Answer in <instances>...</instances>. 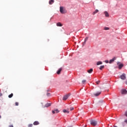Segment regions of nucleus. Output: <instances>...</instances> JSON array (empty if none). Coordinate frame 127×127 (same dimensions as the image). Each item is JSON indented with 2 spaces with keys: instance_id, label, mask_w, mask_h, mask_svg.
I'll use <instances>...</instances> for the list:
<instances>
[{
  "instance_id": "f257e3e1",
  "label": "nucleus",
  "mask_w": 127,
  "mask_h": 127,
  "mask_svg": "<svg viewBox=\"0 0 127 127\" xmlns=\"http://www.w3.org/2000/svg\"><path fill=\"white\" fill-rule=\"evenodd\" d=\"M98 124V122L95 120H90V125L93 126V127H96Z\"/></svg>"
},
{
  "instance_id": "f03ea898",
  "label": "nucleus",
  "mask_w": 127,
  "mask_h": 127,
  "mask_svg": "<svg viewBox=\"0 0 127 127\" xmlns=\"http://www.w3.org/2000/svg\"><path fill=\"white\" fill-rule=\"evenodd\" d=\"M60 11L61 13H62V14L66 13V12H67V11L65 9H64V7L63 6H60Z\"/></svg>"
},
{
  "instance_id": "7ed1b4c3",
  "label": "nucleus",
  "mask_w": 127,
  "mask_h": 127,
  "mask_svg": "<svg viewBox=\"0 0 127 127\" xmlns=\"http://www.w3.org/2000/svg\"><path fill=\"white\" fill-rule=\"evenodd\" d=\"M69 97L70 94L65 95L63 97V100H64V101H66V100H67V99H68V98H69Z\"/></svg>"
},
{
  "instance_id": "20e7f679",
  "label": "nucleus",
  "mask_w": 127,
  "mask_h": 127,
  "mask_svg": "<svg viewBox=\"0 0 127 127\" xmlns=\"http://www.w3.org/2000/svg\"><path fill=\"white\" fill-rule=\"evenodd\" d=\"M121 79L122 80H126V74L123 73L122 75L120 76Z\"/></svg>"
},
{
  "instance_id": "39448f33",
  "label": "nucleus",
  "mask_w": 127,
  "mask_h": 127,
  "mask_svg": "<svg viewBox=\"0 0 127 127\" xmlns=\"http://www.w3.org/2000/svg\"><path fill=\"white\" fill-rule=\"evenodd\" d=\"M102 93V91H98L96 93H94V95L95 97H98V96H100V94Z\"/></svg>"
},
{
  "instance_id": "423d86ee",
  "label": "nucleus",
  "mask_w": 127,
  "mask_h": 127,
  "mask_svg": "<svg viewBox=\"0 0 127 127\" xmlns=\"http://www.w3.org/2000/svg\"><path fill=\"white\" fill-rule=\"evenodd\" d=\"M116 59L117 58H116V57H114L112 60H110L109 61L110 64H112V63L114 62V61H115V60H116Z\"/></svg>"
},
{
  "instance_id": "0eeeda50",
  "label": "nucleus",
  "mask_w": 127,
  "mask_h": 127,
  "mask_svg": "<svg viewBox=\"0 0 127 127\" xmlns=\"http://www.w3.org/2000/svg\"><path fill=\"white\" fill-rule=\"evenodd\" d=\"M121 93L122 94H127V91L126 89H122L121 90Z\"/></svg>"
},
{
  "instance_id": "6e6552de",
  "label": "nucleus",
  "mask_w": 127,
  "mask_h": 127,
  "mask_svg": "<svg viewBox=\"0 0 127 127\" xmlns=\"http://www.w3.org/2000/svg\"><path fill=\"white\" fill-rule=\"evenodd\" d=\"M104 14H105L106 17H109V16H110V15L109 14V13L107 11H105L104 12Z\"/></svg>"
},
{
  "instance_id": "1a4fd4ad",
  "label": "nucleus",
  "mask_w": 127,
  "mask_h": 127,
  "mask_svg": "<svg viewBox=\"0 0 127 127\" xmlns=\"http://www.w3.org/2000/svg\"><path fill=\"white\" fill-rule=\"evenodd\" d=\"M68 110H69V109H67V110H66V109H64L63 112L64 113V114H69V112Z\"/></svg>"
},
{
  "instance_id": "9d476101",
  "label": "nucleus",
  "mask_w": 127,
  "mask_h": 127,
  "mask_svg": "<svg viewBox=\"0 0 127 127\" xmlns=\"http://www.w3.org/2000/svg\"><path fill=\"white\" fill-rule=\"evenodd\" d=\"M62 71V68H59V69L58 70V71L57 72V74H58V75H59V74H60V73H61V71Z\"/></svg>"
},
{
  "instance_id": "9b49d317",
  "label": "nucleus",
  "mask_w": 127,
  "mask_h": 127,
  "mask_svg": "<svg viewBox=\"0 0 127 127\" xmlns=\"http://www.w3.org/2000/svg\"><path fill=\"white\" fill-rule=\"evenodd\" d=\"M98 12H99V10L98 9H96L95 10V11H94L92 13L93 15H95L96 14V13H98Z\"/></svg>"
},
{
  "instance_id": "f8f14e48",
  "label": "nucleus",
  "mask_w": 127,
  "mask_h": 127,
  "mask_svg": "<svg viewBox=\"0 0 127 127\" xmlns=\"http://www.w3.org/2000/svg\"><path fill=\"white\" fill-rule=\"evenodd\" d=\"M50 106H51V104L48 103L45 105V108H48V107H50Z\"/></svg>"
},
{
  "instance_id": "ddd939ff",
  "label": "nucleus",
  "mask_w": 127,
  "mask_h": 127,
  "mask_svg": "<svg viewBox=\"0 0 127 127\" xmlns=\"http://www.w3.org/2000/svg\"><path fill=\"white\" fill-rule=\"evenodd\" d=\"M33 125L34 126H38V125H39V122H38V121H35L34 122Z\"/></svg>"
},
{
  "instance_id": "4468645a",
  "label": "nucleus",
  "mask_w": 127,
  "mask_h": 127,
  "mask_svg": "<svg viewBox=\"0 0 127 127\" xmlns=\"http://www.w3.org/2000/svg\"><path fill=\"white\" fill-rule=\"evenodd\" d=\"M87 72L89 73V74H91V73L93 72V68H90V69L88 70Z\"/></svg>"
},
{
  "instance_id": "2eb2a0df",
  "label": "nucleus",
  "mask_w": 127,
  "mask_h": 127,
  "mask_svg": "<svg viewBox=\"0 0 127 127\" xmlns=\"http://www.w3.org/2000/svg\"><path fill=\"white\" fill-rule=\"evenodd\" d=\"M124 67V64H121L119 65V68L121 69V68H123Z\"/></svg>"
},
{
  "instance_id": "dca6fc26",
  "label": "nucleus",
  "mask_w": 127,
  "mask_h": 127,
  "mask_svg": "<svg viewBox=\"0 0 127 127\" xmlns=\"http://www.w3.org/2000/svg\"><path fill=\"white\" fill-rule=\"evenodd\" d=\"M49 4H52V3H54V0H50L49 2Z\"/></svg>"
},
{
  "instance_id": "f3484780",
  "label": "nucleus",
  "mask_w": 127,
  "mask_h": 127,
  "mask_svg": "<svg viewBox=\"0 0 127 127\" xmlns=\"http://www.w3.org/2000/svg\"><path fill=\"white\" fill-rule=\"evenodd\" d=\"M102 64H103V63L102 62H98L97 63V65H102Z\"/></svg>"
},
{
  "instance_id": "a211bd4d",
  "label": "nucleus",
  "mask_w": 127,
  "mask_h": 127,
  "mask_svg": "<svg viewBox=\"0 0 127 127\" xmlns=\"http://www.w3.org/2000/svg\"><path fill=\"white\" fill-rule=\"evenodd\" d=\"M57 26L61 27L62 26V24H61L60 22H58L57 23Z\"/></svg>"
},
{
  "instance_id": "6ab92c4d",
  "label": "nucleus",
  "mask_w": 127,
  "mask_h": 127,
  "mask_svg": "<svg viewBox=\"0 0 127 127\" xmlns=\"http://www.w3.org/2000/svg\"><path fill=\"white\" fill-rule=\"evenodd\" d=\"M104 68H105V65H101L99 69H100V70H103V69H104Z\"/></svg>"
},
{
  "instance_id": "aec40b11",
  "label": "nucleus",
  "mask_w": 127,
  "mask_h": 127,
  "mask_svg": "<svg viewBox=\"0 0 127 127\" xmlns=\"http://www.w3.org/2000/svg\"><path fill=\"white\" fill-rule=\"evenodd\" d=\"M12 97H13V94L11 93V94L8 95V98H12Z\"/></svg>"
},
{
  "instance_id": "412c9836",
  "label": "nucleus",
  "mask_w": 127,
  "mask_h": 127,
  "mask_svg": "<svg viewBox=\"0 0 127 127\" xmlns=\"http://www.w3.org/2000/svg\"><path fill=\"white\" fill-rule=\"evenodd\" d=\"M102 103H104V101L101 100V101H99L98 105H101L102 104Z\"/></svg>"
},
{
  "instance_id": "4be33fe9",
  "label": "nucleus",
  "mask_w": 127,
  "mask_h": 127,
  "mask_svg": "<svg viewBox=\"0 0 127 127\" xmlns=\"http://www.w3.org/2000/svg\"><path fill=\"white\" fill-rule=\"evenodd\" d=\"M55 112L57 114H58V113H59V110H58V109H57V110H55Z\"/></svg>"
},
{
  "instance_id": "5701e85b",
  "label": "nucleus",
  "mask_w": 127,
  "mask_h": 127,
  "mask_svg": "<svg viewBox=\"0 0 127 127\" xmlns=\"http://www.w3.org/2000/svg\"><path fill=\"white\" fill-rule=\"evenodd\" d=\"M28 127H33V124H29Z\"/></svg>"
},
{
  "instance_id": "b1692460",
  "label": "nucleus",
  "mask_w": 127,
  "mask_h": 127,
  "mask_svg": "<svg viewBox=\"0 0 127 127\" xmlns=\"http://www.w3.org/2000/svg\"><path fill=\"white\" fill-rule=\"evenodd\" d=\"M109 29H110V28H109V27H105L104 28L105 30H109Z\"/></svg>"
},
{
  "instance_id": "393cba45",
  "label": "nucleus",
  "mask_w": 127,
  "mask_h": 127,
  "mask_svg": "<svg viewBox=\"0 0 127 127\" xmlns=\"http://www.w3.org/2000/svg\"><path fill=\"white\" fill-rule=\"evenodd\" d=\"M86 82V80L84 79L82 81V84H85V83Z\"/></svg>"
},
{
  "instance_id": "a878e982",
  "label": "nucleus",
  "mask_w": 127,
  "mask_h": 127,
  "mask_svg": "<svg viewBox=\"0 0 127 127\" xmlns=\"http://www.w3.org/2000/svg\"><path fill=\"white\" fill-rule=\"evenodd\" d=\"M47 96L48 97H50V96H51V94H50V93H48L47 94Z\"/></svg>"
},
{
  "instance_id": "bb28decb",
  "label": "nucleus",
  "mask_w": 127,
  "mask_h": 127,
  "mask_svg": "<svg viewBox=\"0 0 127 127\" xmlns=\"http://www.w3.org/2000/svg\"><path fill=\"white\" fill-rule=\"evenodd\" d=\"M96 83L97 85H99V84H100V80L96 81Z\"/></svg>"
},
{
  "instance_id": "cd10ccee",
  "label": "nucleus",
  "mask_w": 127,
  "mask_h": 127,
  "mask_svg": "<svg viewBox=\"0 0 127 127\" xmlns=\"http://www.w3.org/2000/svg\"><path fill=\"white\" fill-rule=\"evenodd\" d=\"M73 110H74V107H70V111H73Z\"/></svg>"
},
{
  "instance_id": "c85d7f7f",
  "label": "nucleus",
  "mask_w": 127,
  "mask_h": 127,
  "mask_svg": "<svg viewBox=\"0 0 127 127\" xmlns=\"http://www.w3.org/2000/svg\"><path fill=\"white\" fill-rule=\"evenodd\" d=\"M88 37H86L85 39V40L84 41H85V42H87V41L88 40Z\"/></svg>"
},
{
  "instance_id": "c756f323",
  "label": "nucleus",
  "mask_w": 127,
  "mask_h": 127,
  "mask_svg": "<svg viewBox=\"0 0 127 127\" xmlns=\"http://www.w3.org/2000/svg\"><path fill=\"white\" fill-rule=\"evenodd\" d=\"M86 42L84 41V42L82 43L83 46H84V45H85V44H86Z\"/></svg>"
},
{
  "instance_id": "7c9ffc66",
  "label": "nucleus",
  "mask_w": 127,
  "mask_h": 127,
  "mask_svg": "<svg viewBox=\"0 0 127 127\" xmlns=\"http://www.w3.org/2000/svg\"><path fill=\"white\" fill-rule=\"evenodd\" d=\"M124 122L127 124V119H126L125 121H124Z\"/></svg>"
},
{
  "instance_id": "2f4dec72",
  "label": "nucleus",
  "mask_w": 127,
  "mask_h": 127,
  "mask_svg": "<svg viewBox=\"0 0 127 127\" xmlns=\"http://www.w3.org/2000/svg\"><path fill=\"white\" fill-rule=\"evenodd\" d=\"M105 63H109V61L106 60V61H105Z\"/></svg>"
},
{
  "instance_id": "473e14b6",
  "label": "nucleus",
  "mask_w": 127,
  "mask_h": 127,
  "mask_svg": "<svg viewBox=\"0 0 127 127\" xmlns=\"http://www.w3.org/2000/svg\"><path fill=\"white\" fill-rule=\"evenodd\" d=\"M15 106H18V102L15 103Z\"/></svg>"
},
{
  "instance_id": "72a5a7b5",
  "label": "nucleus",
  "mask_w": 127,
  "mask_h": 127,
  "mask_svg": "<svg viewBox=\"0 0 127 127\" xmlns=\"http://www.w3.org/2000/svg\"><path fill=\"white\" fill-rule=\"evenodd\" d=\"M52 113H53V114H55V111H52Z\"/></svg>"
},
{
  "instance_id": "f704fd0d",
  "label": "nucleus",
  "mask_w": 127,
  "mask_h": 127,
  "mask_svg": "<svg viewBox=\"0 0 127 127\" xmlns=\"http://www.w3.org/2000/svg\"><path fill=\"white\" fill-rule=\"evenodd\" d=\"M8 127H13V125H9Z\"/></svg>"
},
{
  "instance_id": "c9c22d12",
  "label": "nucleus",
  "mask_w": 127,
  "mask_h": 127,
  "mask_svg": "<svg viewBox=\"0 0 127 127\" xmlns=\"http://www.w3.org/2000/svg\"><path fill=\"white\" fill-rule=\"evenodd\" d=\"M2 96V93H0V97H1Z\"/></svg>"
},
{
  "instance_id": "e433bc0d",
  "label": "nucleus",
  "mask_w": 127,
  "mask_h": 127,
  "mask_svg": "<svg viewBox=\"0 0 127 127\" xmlns=\"http://www.w3.org/2000/svg\"><path fill=\"white\" fill-rule=\"evenodd\" d=\"M0 119H1V116L0 115Z\"/></svg>"
}]
</instances>
